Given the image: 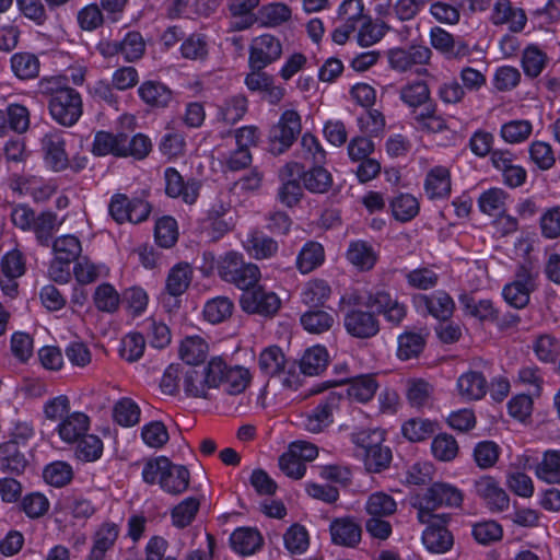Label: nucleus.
Listing matches in <instances>:
<instances>
[{
  "instance_id": "nucleus-56",
  "label": "nucleus",
  "mask_w": 560,
  "mask_h": 560,
  "mask_svg": "<svg viewBox=\"0 0 560 560\" xmlns=\"http://www.w3.org/2000/svg\"><path fill=\"white\" fill-rule=\"evenodd\" d=\"M536 476L547 483L560 482V451H547L536 467Z\"/></svg>"
},
{
  "instance_id": "nucleus-43",
  "label": "nucleus",
  "mask_w": 560,
  "mask_h": 560,
  "mask_svg": "<svg viewBox=\"0 0 560 560\" xmlns=\"http://www.w3.org/2000/svg\"><path fill=\"white\" fill-rule=\"evenodd\" d=\"M509 194L502 188L493 187L483 191L478 198L480 211L488 215H498L505 211Z\"/></svg>"
},
{
  "instance_id": "nucleus-34",
  "label": "nucleus",
  "mask_w": 560,
  "mask_h": 560,
  "mask_svg": "<svg viewBox=\"0 0 560 560\" xmlns=\"http://www.w3.org/2000/svg\"><path fill=\"white\" fill-rule=\"evenodd\" d=\"M208 351V342L197 335L184 338L178 348L179 358L190 365L201 363L206 359Z\"/></svg>"
},
{
  "instance_id": "nucleus-15",
  "label": "nucleus",
  "mask_w": 560,
  "mask_h": 560,
  "mask_svg": "<svg viewBox=\"0 0 560 560\" xmlns=\"http://www.w3.org/2000/svg\"><path fill=\"white\" fill-rule=\"evenodd\" d=\"M423 191L431 201L448 199L452 192L451 170L444 165L431 167L423 179Z\"/></svg>"
},
{
  "instance_id": "nucleus-36",
  "label": "nucleus",
  "mask_w": 560,
  "mask_h": 560,
  "mask_svg": "<svg viewBox=\"0 0 560 560\" xmlns=\"http://www.w3.org/2000/svg\"><path fill=\"white\" fill-rule=\"evenodd\" d=\"M428 331L420 329L418 331H405L398 337L397 355L401 360L417 358L423 350Z\"/></svg>"
},
{
  "instance_id": "nucleus-44",
  "label": "nucleus",
  "mask_w": 560,
  "mask_h": 560,
  "mask_svg": "<svg viewBox=\"0 0 560 560\" xmlns=\"http://www.w3.org/2000/svg\"><path fill=\"white\" fill-rule=\"evenodd\" d=\"M291 9L282 2L262 5L258 11V20L266 27H277L291 19Z\"/></svg>"
},
{
  "instance_id": "nucleus-21",
  "label": "nucleus",
  "mask_w": 560,
  "mask_h": 560,
  "mask_svg": "<svg viewBox=\"0 0 560 560\" xmlns=\"http://www.w3.org/2000/svg\"><path fill=\"white\" fill-rule=\"evenodd\" d=\"M430 58V48L421 45H413L407 49L395 48L388 54L390 67L400 72L410 70L416 65H424Z\"/></svg>"
},
{
  "instance_id": "nucleus-3",
  "label": "nucleus",
  "mask_w": 560,
  "mask_h": 560,
  "mask_svg": "<svg viewBox=\"0 0 560 560\" xmlns=\"http://www.w3.org/2000/svg\"><path fill=\"white\" fill-rule=\"evenodd\" d=\"M464 500L463 492L447 482H434L423 493L416 497L415 508L418 511V520L429 523L432 518H440L434 511L441 506L458 508Z\"/></svg>"
},
{
  "instance_id": "nucleus-27",
  "label": "nucleus",
  "mask_w": 560,
  "mask_h": 560,
  "mask_svg": "<svg viewBox=\"0 0 560 560\" xmlns=\"http://www.w3.org/2000/svg\"><path fill=\"white\" fill-rule=\"evenodd\" d=\"M415 301L418 307L423 306L429 314L441 320L450 318L455 307L453 299L444 291L431 295L420 294Z\"/></svg>"
},
{
  "instance_id": "nucleus-11",
  "label": "nucleus",
  "mask_w": 560,
  "mask_h": 560,
  "mask_svg": "<svg viewBox=\"0 0 560 560\" xmlns=\"http://www.w3.org/2000/svg\"><path fill=\"white\" fill-rule=\"evenodd\" d=\"M220 372V366L212 362V358L202 372L195 369L188 370L184 376L185 393L191 397L206 398L208 390L215 388Z\"/></svg>"
},
{
  "instance_id": "nucleus-62",
  "label": "nucleus",
  "mask_w": 560,
  "mask_h": 560,
  "mask_svg": "<svg viewBox=\"0 0 560 560\" xmlns=\"http://www.w3.org/2000/svg\"><path fill=\"white\" fill-rule=\"evenodd\" d=\"M247 112V100L244 95H234L225 100L219 107L218 117L226 124H235L243 118Z\"/></svg>"
},
{
  "instance_id": "nucleus-6",
  "label": "nucleus",
  "mask_w": 560,
  "mask_h": 560,
  "mask_svg": "<svg viewBox=\"0 0 560 560\" xmlns=\"http://www.w3.org/2000/svg\"><path fill=\"white\" fill-rule=\"evenodd\" d=\"M26 271L24 254L13 248L7 252L0 260V289L5 296L15 298L19 292L18 280Z\"/></svg>"
},
{
  "instance_id": "nucleus-57",
  "label": "nucleus",
  "mask_w": 560,
  "mask_h": 560,
  "mask_svg": "<svg viewBox=\"0 0 560 560\" xmlns=\"http://www.w3.org/2000/svg\"><path fill=\"white\" fill-rule=\"evenodd\" d=\"M199 508L200 502L197 498H186L173 508L171 512L172 524L177 528L187 527L195 520Z\"/></svg>"
},
{
  "instance_id": "nucleus-25",
  "label": "nucleus",
  "mask_w": 560,
  "mask_h": 560,
  "mask_svg": "<svg viewBox=\"0 0 560 560\" xmlns=\"http://www.w3.org/2000/svg\"><path fill=\"white\" fill-rule=\"evenodd\" d=\"M45 151V163L55 172L63 171L68 167L69 159L65 150V139L58 131L46 133L42 140Z\"/></svg>"
},
{
  "instance_id": "nucleus-13",
  "label": "nucleus",
  "mask_w": 560,
  "mask_h": 560,
  "mask_svg": "<svg viewBox=\"0 0 560 560\" xmlns=\"http://www.w3.org/2000/svg\"><path fill=\"white\" fill-rule=\"evenodd\" d=\"M165 192L171 198H179L187 205H194L200 190V184L196 179H187L174 167L164 171Z\"/></svg>"
},
{
  "instance_id": "nucleus-5",
  "label": "nucleus",
  "mask_w": 560,
  "mask_h": 560,
  "mask_svg": "<svg viewBox=\"0 0 560 560\" xmlns=\"http://www.w3.org/2000/svg\"><path fill=\"white\" fill-rule=\"evenodd\" d=\"M301 116L294 109L284 110L269 131V145L273 154L287 151L301 132Z\"/></svg>"
},
{
  "instance_id": "nucleus-22",
  "label": "nucleus",
  "mask_w": 560,
  "mask_h": 560,
  "mask_svg": "<svg viewBox=\"0 0 560 560\" xmlns=\"http://www.w3.org/2000/svg\"><path fill=\"white\" fill-rule=\"evenodd\" d=\"M366 306L376 310L377 313L384 315L387 322L395 325H398L407 314L406 306L396 299H393L392 295L384 290L370 293L366 300Z\"/></svg>"
},
{
  "instance_id": "nucleus-26",
  "label": "nucleus",
  "mask_w": 560,
  "mask_h": 560,
  "mask_svg": "<svg viewBox=\"0 0 560 560\" xmlns=\"http://www.w3.org/2000/svg\"><path fill=\"white\" fill-rule=\"evenodd\" d=\"M144 52V42L137 32H129L122 40L108 43L102 48L104 56L121 54L126 61L132 62L141 58Z\"/></svg>"
},
{
  "instance_id": "nucleus-42",
  "label": "nucleus",
  "mask_w": 560,
  "mask_h": 560,
  "mask_svg": "<svg viewBox=\"0 0 560 560\" xmlns=\"http://www.w3.org/2000/svg\"><path fill=\"white\" fill-rule=\"evenodd\" d=\"M328 364V352L324 347L315 346L307 349L300 361L303 374L314 376L322 373Z\"/></svg>"
},
{
  "instance_id": "nucleus-4",
  "label": "nucleus",
  "mask_w": 560,
  "mask_h": 560,
  "mask_svg": "<svg viewBox=\"0 0 560 560\" xmlns=\"http://www.w3.org/2000/svg\"><path fill=\"white\" fill-rule=\"evenodd\" d=\"M536 279L537 272L533 268L518 267L513 280L503 287L502 295L505 302L515 308L525 307L537 287Z\"/></svg>"
},
{
  "instance_id": "nucleus-31",
  "label": "nucleus",
  "mask_w": 560,
  "mask_h": 560,
  "mask_svg": "<svg viewBox=\"0 0 560 560\" xmlns=\"http://www.w3.org/2000/svg\"><path fill=\"white\" fill-rule=\"evenodd\" d=\"M194 270L188 262H178L174 265L166 277L165 290L172 296L184 294L190 285Z\"/></svg>"
},
{
  "instance_id": "nucleus-45",
  "label": "nucleus",
  "mask_w": 560,
  "mask_h": 560,
  "mask_svg": "<svg viewBox=\"0 0 560 560\" xmlns=\"http://www.w3.org/2000/svg\"><path fill=\"white\" fill-rule=\"evenodd\" d=\"M304 187L314 194H325L332 185L331 174L320 164H316L302 174Z\"/></svg>"
},
{
  "instance_id": "nucleus-33",
  "label": "nucleus",
  "mask_w": 560,
  "mask_h": 560,
  "mask_svg": "<svg viewBox=\"0 0 560 560\" xmlns=\"http://www.w3.org/2000/svg\"><path fill=\"white\" fill-rule=\"evenodd\" d=\"M140 98L152 107H166L172 98V91L163 83L156 81H145L139 89Z\"/></svg>"
},
{
  "instance_id": "nucleus-40",
  "label": "nucleus",
  "mask_w": 560,
  "mask_h": 560,
  "mask_svg": "<svg viewBox=\"0 0 560 560\" xmlns=\"http://www.w3.org/2000/svg\"><path fill=\"white\" fill-rule=\"evenodd\" d=\"M245 249L255 259H267L278 252V243L261 233H250L245 242Z\"/></svg>"
},
{
  "instance_id": "nucleus-37",
  "label": "nucleus",
  "mask_w": 560,
  "mask_h": 560,
  "mask_svg": "<svg viewBox=\"0 0 560 560\" xmlns=\"http://www.w3.org/2000/svg\"><path fill=\"white\" fill-rule=\"evenodd\" d=\"M378 387L374 375L364 374L349 381L347 394L352 400L364 404L374 397Z\"/></svg>"
},
{
  "instance_id": "nucleus-49",
  "label": "nucleus",
  "mask_w": 560,
  "mask_h": 560,
  "mask_svg": "<svg viewBox=\"0 0 560 560\" xmlns=\"http://www.w3.org/2000/svg\"><path fill=\"white\" fill-rule=\"evenodd\" d=\"M75 447V457L84 463H93L101 458L103 454V441L95 434H90L89 432L84 434V436L80 438L78 442L74 443Z\"/></svg>"
},
{
  "instance_id": "nucleus-12",
  "label": "nucleus",
  "mask_w": 560,
  "mask_h": 560,
  "mask_svg": "<svg viewBox=\"0 0 560 560\" xmlns=\"http://www.w3.org/2000/svg\"><path fill=\"white\" fill-rule=\"evenodd\" d=\"M340 397L330 394L311 411L301 416V427L311 433H319L334 421V412L338 408Z\"/></svg>"
},
{
  "instance_id": "nucleus-38",
  "label": "nucleus",
  "mask_w": 560,
  "mask_h": 560,
  "mask_svg": "<svg viewBox=\"0 0 560 560\" xmlns=\"http://www.w3.org/2000/svg\"><path fill=\"white\" fill-rule=\"evenodd\" d=\"M232 548L241 555H252L258 550L262 544V538L258 530L253 528H237L230 537Z\"/></svg>"
},
{
  "instance_id": "nucleus-51",
  "label": "nucleus",
  "mask_w": 560,
  "mask_h": 560,
  "mask_svg": "<svg viewBox=\"0 0 560 560\" xmlns=\"http://www.w3.org/2000/svg\"><path fill=\"white\" fill-rule=\"evenodd\" d=\"M533 132V124L527 119L510 120L501 126L500 136L506 143L516 144L526 141Z\"/></svg>"
},
{
  "instance_id": "nucleus-30",
  "label": "nucleus",
  "mask_w": 560,
  "mask_h": 560,
  "mask_svg": "<svg viewBox=\"0 0 560 560\" xmlns=\"http://www.w3.org/2000/svg\"><path fill=\"white\" fill-rule=\"evenodd\" d=\"M118 536L119 527L117 524L103 523L94 533L90 560H103L105 553L114 547Z\"/></svg>"
},
{
  "instance_id": "nucleus-10",
  "label": "nucleus",
  "mask_w": 560,
  "mask_h": 560,
  "mask_svg": "<svg viewBox=\"0 0 560 560\" xmlns=\"http://www.w3.org/2000/svg\"><path fill=\"white\" fill-rule=\"evenodd\" d=\"M150 206L141 199H129L126 195L113 196L109 203V213L117 223H140L148 219Z\"/></svg>"
},
{
  "instance_id": "nucleus-54",
  "label": "nucleus",
  "mask_w": 560,
  "mask_h": 560,
  "mask_svg": "<svg viewBox=\"0 0 560 560\" xmlns=\"http://www.w3.org/2000/svg\"><path fill=\"white\" fill-rule=\"evenodd\" d=\"M459 446L448 433H440L431 442V453L440 462H452L458 455Z\"/></svg>"
},
{
  "instance_id": "nucleus-58",
  "label": "nucleus",
  "mask_w": 560,
  "mask_h": 560,
  "mask_svg": "<svg viewBox=\"0 0 560 560\" xmlns=\"http://www.w3.org/2000/svg\"><path fill=\"white\" fill-rule=\"evenodd\" d=\"M390 209L396 220L407 222L418 214L420 206L415 196L400 194L390 201Z\"/></svg>"
},
{
  "instance_id": "nucleus-2",
  "label": "nucleus",
  "mask_w": 560,
  "mask_h": 560,
  "mask_svg": "<svg viewBox=\"0 0 560 560\" xmlns=\"http://www.w3.org/2000/svg\"><path fill=\"white\" fill-rule=\"evenodd\" d=\"M142 478L147 483L159 485L170 494H180L189 485L187 468L173 464L164 456L149 460L142 469Z\"/></svg>"
},
{
  "instance_id": "nucleus-9",
  "label": "nucleus",
  "mask_w": 560,
  "mask_h": 560,
  "mask_svg": "<svg viewBox=\"0 0 560 560\" xmlns=\"http://www.w3.org/2000/svg\"><path fill=\"white\" fill-rule=\"evenodd\" d=\"M240 304L248 314L272 316L279 311L281 301L275 292L261 285H255L252 290L242 293Z\"/></svg>"
},
{
  "instance_id": "nucleus-18",
  "label": "nucleus",
  "mask_w": 560,
  "mask_h": 560,
  "mask_svg": "<svg viewBox=\"0 0 560 560\" xmlns=\"http://www.w3.org/2000/svg\"><path fill=\"white\" fill-rule=\"evenodd\" d=\"M90 428L91 418L85 412L73 411L58 422L56 432L63 443L73 445Z\"/></svg>"
},
{
  "instance_id": "nucleus-19",
  "label": "nucleus",
  "mask_w": 560,
  "mask_h": 560,
  "mask_svg": "<svg viewBox=\"0 0 560 560\" xmlns=\"http://www.w3.org/2000/svg\"><path fill=\"white\" fill-rule=\"evenodd\" d=\"M301 173L302 166L296 162L288 163L280 171L282 185L279 188L278 198L287 207L295 206L303 195L302 187L296 179V177L301 176Z\"/></svg>"
},
{
  "instance_id": "nucleus-41",
  "label": "nucleus",
  "mask_w": 560,
  "mask_h": 560,
  "mask_svg": "<svg viewBox=\"0 0 560 560\" xmlns=\"http://www.w3.org/2000/svg\"><path fill=\"white\" fill-rule=\"evenodd\" d=\"M210 0H172L168 4L171 18H192V15H208L212 10Z\"/></svg>"
},
{
  "instance_id": "nucleus-23",
  "label": "nucleus",
  "mask_w": 560,
  "mask_h": 560,
  "mask_svg": "<svg viewBox=\"0 0 560 560\" xmlns=\"http://www.w3.org/2000/svg\"><path fill=\"white\" fill-rule=\"evenodd\" d=\"M490 21L494 25L506 24L514 33L522 32L527 23L525 12L514 8L510 0H498L491 11Z\"/></svg>"
},
{
  "instance_id": "nucleus-32",
  "label": "nucleus",
  "mask_w": 560,
  "mask_h": 560,
  "mask_svg": "<svg viewBox=\"0 0 560 560\" xmlns=\"http://www.w3.org/2000/svg\"><path fill=\"white\" fill-rule=\"evenodd\" d=\"M347 259L359 270L365 271L374 267L377 254L365 241H353L347 249Z\"/></svg>"
},
{
  "instance_id": "nucleus-35",
  "label": "nucleus",
  "mask_w": 560,
  "mask_h": 560,
  "mask_svg": "<svg viewBox=\"0 0 560 560\" xmlns=\"http://www.w3.org/2000/svg\"><path fill=\"white\" fill-rule=\"evenodd\" d=\"M325 261V250L320 243L310 241L303 245L296 257V268L301 273H308Z\"/></svg>"
},
{
  "instance_id": "nucleus-53",
  "label": "nucleus",
  "mask_w": 560,
  "mask_h": 560,
  "mask_svg": "<svg viewBox=\"0 0 560 560\" xmlns=\"http://www.w3.org/2000/svg\"><path fill=\"white\" fill-rule=\"evenodd\" d=\"M93 302L98 311L113 314L119 308L120 295L110 283H102L94 291Z\"/></svg>"
},
{
  "instance_id": "nucleus-29",
  "label": "nucleus",
  "mask_w": 560,
  "mask_h": 560,
  "mask_svg": "<svg viewBox=\"0 0 560 560\" xmlns=\"http://www.w3.org/2000/svg\"><path fill=\"white\" fill-rule=\"evenodd\" d=\"M126 144L125 133L97 131L92 143V153L96 156L115 155L124 158Z\"/></svg>"
},
{
  "instance_id": "nucleus-14",
  "label": "nucleus",
  "mask_w": 560,
  "mask_h": 560,
  "mask_svg": "<svg viewBox=\"0 0 560 560\" xmlns=\"http://www.w3.org/2000/svg\"><path fill=\"white\" fill-rule=\"evenodd\" d=\"M343 326L350 336L359 339L372 338L380 331V322L376 316L359 308L346 312Z\"/></svg>"
},
{
  "instance_id": "nucleus-16",
  "label": "nucleus",
  "mask_w": 560,
  "mask_h": 560,
  "mask_svg": "<svg viewBox=\"0 0 560 560\" xmlns=\"http://www.w3.org/2000/svg\"><path fill=\"white\" fill-rule=\"evenodd\" d=\"M450 516L441 514L440 518H432L429 526L422 534V542L424 547L432 553H444L453 546V536L444 526Z\"/></svg>"
},
{
  "instance_id": "nucleus-50",
  "label": "nucleus",
  "mask_w": 560,
  "mask_h": 560,
  "mask_svg": "<svg viewBox=\"0 0 560 560\" xmlns=\"http://www.w3.org/2000/svg\"><path fill=\"white\" fill-rule=\"evenodd\" d=\"M258 365L264 374L268 376L278 375L285 365L284 353L278 346L267 347L259 354Z\"/></svg>"
},
{
  "instance_id": "nucleus-55",
  "label": "nucleus",
  "mask_w": 560,
  "mask_h": 560,
  "mask_svg": "<svg viewBox=\"0 0 560 560\" xmlns=\"http://www.w3.org/2000/svg\"><path fill=\"white\" fill-rule=\"evenodd\" d=\"M11 69L22 80L33 79L39 72V60L34 54L16 52L11 57Z\"/></svg>"
},
{
  "instance_id": "nucleus-39",
  "label": "nucleus",
  "mask_w": 560,
  "mask_h": 560,
  "mask_svg": "<svg viewBox=\"0 0 560 560\" xmlns=\"http://www.w3.org/2000/svg\"><path fill=\"white\" fill-rule=\"evenodd\" d=\"M532 349L538 361L555 363L560 355V340L550 334H541L533 340Z\"/></svg>"
},
{
  "instance_id": "nucleus-7",
  "label": "nucleus",
  "mask_w": 560,
  "mask_h": 560,
  "mask_svg": "<svg viewBox=\"0 0 560 560\" xmlns=\"http://www.w3.org/2000/svg\"><path fill=\"white\" fill-rule=\"evenodd\" d=\"M282 56L281 40L271 34L253 38L249 45L248 63L252 70H262Z\"/></svg>"
},
{
  "instance_id": "nucleus-60",
  "label": "nucleus",
  "mask_w": 560,
  "mask_h": 560,
  "mask_svg": "<svg viewBox=\"0 0 560 560\" xmlns=\"http://www.w3.org/2000/svg\"><path fill=\"white\" fill-rule=\"evenodd\" d=\"M233 308V302L229 298L217 296L205 304L203 316L209 323L219 324L232 315Z\"/></svg>"
},
{
  "instance_id": "nucleus-46",
  "label": "nucleus",
  "mask_w": 560,
  "mask_h": 560,
  "mask_svg": "<svg viewBox=\"0 0 560 560\" xmlns=\"http://www.w3.org/2000/svg\"><path fill=\"white\" fill-rule=\"evenodd\" d=\"M259 4V0H229L228 9L233 18H241V21L233 22L231 27L242 31L253 25L252 12Z\"/></svg>"
},
{
  "instance_id": "nucleus-52",
  "label": "nucleus",
  "mask_w": 560,
  "mask_h": 560,
  "mask_svg": "<svg viewBox=\"0 0 560 560\" xmlns=\"http://www.w3.org/2000/svg\"><path fill=\"white\" fill-rule=\"evenodd\" d=\"M433 387L421 378L407 381L406 396L408 402L415 408H423L431 402Z\"/></svg>"
},
{
  "instance_id": "nucleus-64",
  "label": "nucleus",
  "mask_w": 560,
  "mask_h": 560,
  "mask_svg": "<svg viewBox=\"0 0 560 560\" xmlns=\"http://www.w3.org/2000/svg\"><path fill=\"white\" fill-rule=\"evenodd\" d=\"M363 459L364 466L370 472H381L386 469L392 462V452L389 447L378 444L365 453L360 455Z\"/></svg>"
},
{
  "instance_id": "nucleus-17",
  "label": "nucleus",
  "mask_w": 560,
  "mask_h": 560,
  "mask_svg": "<svg viewBox=\"0 0 560 560\" xmlns=\"http://www.w3.org/2000/svg\"><path fill=\"white\" fill-rule=\"evenodd\" d=\"M475 491L491 511L502 512L509 509L510 498L500 482L491 476H482L475 480Z\"/></svg>"
},
{
  "instance_id": "nucleus-47",
  "label": "nucleus",
  "mask_w": 560,
  "mask_h": 560,
  "mask_svg": "<svg viewBox=\"0 0 560 560\" xmlns=\"http://www.w3.org/2000/svg\"><path fill=\"white\" fill-rule=\"evenodd\" d=\"M52 249L57 260L63 261L65 265H69L80 256L82 246L80 240L75 235L67 234L55 240Z\"/></svg>"
},
{
  "instance_id": "nucleus-20",
  "label": "nucleus",
  "mask_w": 560,
  "mask_h": 560,
  "mask_svg": "<svg viewBox=\"0 0 560 560\" xmlns=\"http://www.w3.org/2000/svg\"><path fill=\"white\" fill-rule=\"evenodd\" d=\"M430 43L434 49L447 59H460L469 55V46L462 39L455 38L442 27L435 26L430 32Z\"/></svg>"
},
{
  "instance_id": "nucleus-59",
  "label": "nucleus",
  "mask_w": 560,
  "mask_h": 560,
  "mask_svg": "<svg viewBox=\"0 0 560 560\" xmlns=\"http://www.w3.org/2000/svg\"><path fill=\"white\" fill-rule=\"evenodd\" d=\"M74 277L81 284H89L108 275L109 269L104 264H96L83 257L74 266Z\"/></svg>"
},
{
  "instance_id": "nucleus-61",
  "label": "nucleus",
  "mask_w": 560,
  "mask_h": 560,
  "mask_svg": "<svg viewBox=\"0 0 560 560\" xmlns=\"http://www.w3.org/2000/svg\"><path fill=\"white\" fill-rule=\"evenodd\" d=\"M331 289L323 279H313L304 285L301 299L307 305H323L330 296Z\"/></svg>"
},
{
  "instance_id": "nucleus-24",
  "label": "nucleus",
  "mask_w": 560,
  "mask_h": 560,
  "mask_svg": "<svg viewBox=\"0 0 560 560\" xmlns=\"http://www.w3.org/2000/svg\"><path fill=\"white\" fill-rule=\"evenodd\" d=\"M331 540L335 545L355 547L361 541L362 529L351 516L337 517L329 525Z\"/></svg>"
},
{
  "instance_id": "nucleus-8",
  "label": "nucleus",
  "mask_w": 560,
  "mask_h": 560,
  "mask_svg": "<svg viewBox=\"0 0 560 560\" xmlns=\"http://www.w3.org/2000/svg\"><path fill=\"white\" fill-rule=\"evenodd\" d=\"M212 362L221 370L215 388L222 387L229 395H240L249 386L253 375L247 368L231 365L222 357H213Z\"/></svg>"
},
{
  "instance_id": "nucleus-1",
  "label": "nucleus",
  "mask_w": 560,
  "mask_h": 560,
  "mask_svg": "<svg viewBox=\"0 0 560 560\" xmlns=\"http://www.w3.org/2000/svg\"><path fill=\"white\" fill-rule=\"evenodd\" d=\"M39 92L49 97L48 108L55 121L71 127L82 115V98L79 92L67 85L62 77L44 78Z\"/></svg>"
},
{
  "instance_id": "nucleus-48",
  "label": "nucleus",
  "mask_w": 560,
  "mask_h": 560,
  "mask_svg": "<svg viewBox=\"0 0 560 560\" xmlns=\"http://www.w3.org/2000/svg\"><path fill=\"white\" fill-rule=\"evenodd\" d=\"M364 510L369 516L388 517L395 514L397 503L389 494L377 491L369 495Z\"/></svg>"
},
{
  "instance_id": "nucleus-28",
  "label": "nucleus",
  "mask_w": 560,
  "mask_h": 560,
  "mask_svg": "<svg viewBox=\"0 0 560 560\" xmlns=\"http://www.w3.org/2000/svg\"><path fill=\"white\" fill-rule=\"evenodd\" d=\"M488 389L486 377L476 371L463 373L456 382L457 395L466 401L481 399Z\"/></svg>"
},
{
  "instance_id": "nucleus-63",
  "label": "nucleus",
  "mask_w": 560,
  "mask_h": 560,
  "mask_svg": "<svg viewBox=\"0 0 560 560\" xmlns=\"http://www.w3.org/2000/svg\"><path fill=\"white\" fill-rule=\"evenodd\" d=\"M113 417L121 427H133L140 420V408L132 399L121 398L114 406Z\"/></svg>"
}]
</instances>
